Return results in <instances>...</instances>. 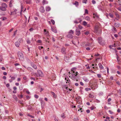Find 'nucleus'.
<instances>
[{
  "mask_svg": "<svg viewBox=\"0 0 121 121\" xmlns=\"http://www.w3.org/2000/svg\"><path fill=\"white\" fill-rule=\"evenodd\" d=\"M74 121H76L77 120H78V118H74L73 119Z\"/></svg>",
  "mask_w": 121,
  "mask_h": 121,
  "instance_id": "774afa93",
  "label": "nucleus"
},
{
  "mask_svg": "<svg viewBox=\"0 0 121 121\" xmlns=\"http://www.w3.org/2000/svg\"><path fill=\"white\" fill-rule=\"evenodd\" d=\"M38 48L39 50H41L42 48H43V47L42 46H39V47Z\"/></svg>",
  "mask_w": 121,
  "mask_h": 121,
  "instance_id": "e2e57ef3",
  "label": "nucleus"
},
{
  "mask_svg": "<svg viewBox=\"0 0 121 121\" xmlns=\"http://www.w3.org/2000/svg\"><path fill=\"white\" fill-rule=\"evenodd\" d=\"M18 56L20 60H23L24 59V56L23 54L20 52L18 53Z\"/></svg>",
  "mask_w": 121,
  "mask_h": 121,
  "instance_id": "7ed1b4c3",
  "label": "nucleus"
},
{
  "mask_svg": "<svg viewBox=\"0 0 121 121\" xmlns=\"http://www.w3.org/2000/svg\"><path fill=\"white\" fill-rule=\"evenodd\" d=\"M27 69L28 70H29L30 71H32L33 70V69L31 68L30 67H28L27 68Z\"/></svg>",
  "mask_w": 121,
  "mask_h": 121,
  "instance_id": "c756f323",
  "label": "nucleus"
},
{
  "mask_svg": "<svg viewBox=\"0 0 121 121\" xmlns=\"http://www.w3.org/2000/svg\"><path fill=\"white\" fill-rule=\"evenodd\" d=\"M73 4L75 5L77 7L78 5V3L76 1H75Z\"/></svg>",
  "mask_w": 121,
  "mask_h": 121,
  "instance_id": "bb28decb",
  "label": "nucleus"
},
{
  "mask_svg": "<svg viewBox=\"0 0 121 121\" xmlns=\"http://www.w3.org/2000/svg\"><path fill=\"white\" fill-rule=\"evenodd\" d=\"M92 2L93 4H95V3L96 2L95 1L93 0H92Z\"/></svg>",
  "mask_w": 121,
  "mask_h": 121,
  "instance_id": "0e129e2a",
  "label": "nucleus"
},
{
  "mask_svg": "<svg viewBox=\"0 0 121 121\" xmlns=\"http://www.w3.org/2000/svg\"><path fill=\"white\" fill-rule=\"evenodd\" d=\"M61 117L63 118H65V114L64 113H63L61 114Z\"/></svg>",
  "mask_w": 121,
  "mask_h": 121,
  "instance_id": "c85d7f7f",
  "label": "nucleus"
},
{
  "mask_svg": "<svg viewBox=\"0 0 121 121\" xmlns=\"http://www.w3.org/2000/svg\"><path fill=\"white\" fill-rule=\"evenodd\" d=\"M118 93L120 95H121V90H119L118 91Z\"/></svg>",
  "mask_w": 121,
  "mask_h": 121,
  "instance_id": "49530a36",
  "label": "nucleus"
},
{
  "mask_svg": "<svg viewBox=\"0 0 121 121\" xmlns=\"http://www.w3.org/2000/svg\"><path fill=\"white\" fill-rule=\"evenodd\" d=\"M26 99H28V100L30 98V96H28V95L26 96Z\"/></svg>",
  "mask_w": 121,
  "mask_h": 121,
  "instance_id": "8fccbe9b",
  "label": "nucleus"
},
{
  "mask_svg": "<svg viewBox=\"0 0 121 121\" xmlns=\"http://www.w3.org/2000/svg\"><path fill=\"white\" fill-rule=\"evenodd\" d=\"M18 41H19V43L22 42L23 41L22 39V38L19 39Z\"/></svg>",
  "mask_w": 121,
  "mask_h": 121,
  "instance_id": "4c0bfd02",
  "label": "nucleus"
},
{
  "mask_svg": "<svg viewBox=\"0 0 121 121\" xmlns=\"http://www.w3.org/2000/svg\"><path fill=\"white\" fill-rule=\"evenodd\" d=\"M64 60L65 62H68L69 61V58L67 56H66V55L65 56L64 58Z\"/></svg>",
  "mask_w": 121,
  "mask_h": 121,
  "instance_id": "6e6552de",
  "label": "nucleus"
},
{
  "mask_svg": "<svg viewBox=\"0 0 121 121\" xmlns=\"http://www.w3.org/2000/svg\"><path fill=\"white\" fill-rule=\"evenodd\" d=\"M15 44V46L17 47H18L20 45L18 41L16 42Z\"/></svg>",
  "mask_w": 121,
  "mask_h": 121,
  "instance_id": "dca6fc26",
  "label": "nucleus"
},
{
  "mask_svg": "<svg viewBox=\"0 0 121 121\" xmlns=\"http://www.w3.org/2000/svg\"><path fill=\"white\" fill-rule=\"evenodd\" d=\"M73 33L74 32L72 30H71L69 31V32H68V33L73 34Z\"/></svg>",
  "mask_w": 121,
  "mask_h": 121,
  "instance_id": "7c9ffc66",
  "label": "nucleus"
},
{
  "mask_svg": "<svg viewBox=\"0 0 121 121\" xmlns=\"http://www.w3.org/2000/svg\"><path fill=\"white\" fill-rule=\"evenodd\" d=\"M39 10L41 12L44 13L45 11V10L44 7L43 6L41 7L40 8Z\"/></svg>",
  "mask_w": 121,
  "mask_h": 121,
  "instance_id": "9b49d317",
  "label": "nucleus"
},
{
  "mask_svg": "<svg viewBox=\"0 0 121 121\" xmlns=\"http://www.w3.org/2000/svg\"><path fill=\"white\" fill-rule=\"evenodd\" d=\"M85 19L88 21H90V18L88 16H86L85 17Z\"/></svg>",
  "mask_w": 121,
  "mask_h": 121,
  "instance_id": "5701e85b",
  "label": "nucleus"
},
{
  "mask_svg": "<svg viewBox=\"0 0 121 121\" xmlns=\"http://www.w3.org/2000/svg\"><path fill=\"white\" fill-rule=\"evenodd\" d=\"M115 14L117 18H120V17L119 15L117 13H115Z\"/></svg>",
  "mask_w": 121,
  "mask_h": 121,
  "instance_id": "393cba45",
  "label": "nucleus"
},
{
  "mask_svg": "<svg viewBox=\"0 0 121 121\" xmlns=\"http://www.w3.org/2000/svg\"><path fill=\"white\" fill-rule=\"evenodd\" d=\"M83 79L85 82H88V79L85 77H83Z\"/></svg>",
  "mask_w": 121,
  "mask_h": 121,
  "instance_id": "b1692460",
  "label": "nucleus"
},
{
  "mask_svg": "<svg viewBox=\"0 0 121 121\" xmlns=\"http://www.w3.org/2000/svg\"><path fill=\"white\" fill-rule=\"evenodd\" d=\"M19 103H20V104H22L23 103V102L22 101L20 100H19L18 101Z\"/></svg>",
  "mask_w": 121,
  "mask_h": 121,
  "instance_id": "338daca9",
  "label": "nucleus"
},
{
  "mask_svg": "<svg viewBox=\"0 0 121 121\" xmlns=\"http://www.w3.org/2000/svg\"><path fill=\"white\" fill-rule=\"evenodd\" d=\"M51 9L50 7L48 6H46V10L47 11H49L51 10Z\"/></svg>",
  "mask_w": 121,
  "mask_h": 121,
  "instance_id": "ddd939ff",
  "label": "nucleus"
},
{
  "mask_svg": "<svg viewBox=\"0 0 121 121\" xmlns=\"http://www.w3.org/2000/svg\"><path fill=\"white\" fill-rule=\"evenodd\" d=\"M78 74V72H76L75 73H71L70 74L69 77L73 80H74L77 78V75Z\"/></svg>",
  "mask_w": 121,
  "mask_h": 121,
  "instance_id": "f257e3e1",
  "label": "nucleus"
},
{
  "mask_svg": "<svg viewBox=\"0 0 121 121\" xmlns=\"http://www.w3.org/2000/svg\"><path fill=\"white\" fill-rule=\"evenodd\" d=\"M98 65L99 66V68L101 69H103L104 68L102 66V64L100 63H99L98 64Z\"/></svg>",
  "mask_w": 121,
  "mask_h": 121,
  "instance_id": "4468645a",
  "label": "nucleus"
},
{
  "mask_svg": "<svg viewBox=\"0 0 121 121\" xmlns=\"http://www.w3.org/2000/svg\"><path fill=\"white\" fill-rule=\"evenodd\" d=\"M98 26L97 25H95V32H97L98 30Z\"/></svg>",
  "mask_w": 121,
  "mask_h": 121,
  "instance_id": "f3484780",
  "label": "nucleus"
},
{
  "mask_svg": "<svg viewBox=\"0 0 121 121\" xmlns=\"http://www.w3.org/2000/svg\"><path fill=\"white\" fill-rule=\"evenodd\" d=\"M51 93L52 95H53L54 97L55 98H56V97L55 93L53 92H51Z\"/></svg>",
  "mask_w": 121,
  "mask_h": 121,
  "instance_id": "a878e982",
  "label": "nucleus"
},
{
  "mask_svg": "<svg viewBox=\"0 0 121 121\" xmlns=\"http://www.w3.org/2000/svg\"><path fill=\"white\" fill-rule=\"evenodd\" d=\"M66 90H69V91H67V92L68 93H69L70 91L72 90V89H68V87H66Z\"/></svg>",
  "mask_w": 121,
  "mask_h": 121,
  "instance_id": "e433bc0d",
  "label": "nucleus"
},
{
  "mask_svg": "<svg viewBox=\"0 0 121 121\" xmlns=\"http://www.w3.org/2000/svg\"><path fill=\"white\" fill-rule=\"evenodd\" d=\"M51 21L52 22L53 25H54L55 24V22L53 20H51Z\"/></svg>",
  "mask_w": 121,
  "mask_h": 121,
  "instance_id": "5fc2aeb1",
  "label": "nucleus"
},
{
  "mask_svg": "<svg viewBox=\"0 0 121 121\" xmlns=\"http://www.w3.org/2000/svg\"><path fill=\"white\" fill-rule=\"evenodd\" d=\"M93 15L96 17H97L98 18H99V16L97 15V14L96 13H93Z\"/></svg>",
  "mask_w": 121,
  "mask_h": 121,
  "instance_id": "f704fd0d",
  "label": "nucleus"
},
{
  "mask_svg": "<svg viewBox=\"0 0 121 121\" xmlns=\"http://www.w3.org/2000/svg\"><path fill=\"white\" fill-rule=\"evenodd\" d=\"M44 34L46 35L47 37L49 36V35L48 31H47L46 29H44Z\"/></svg>",
  "mask_w": 121,
  "mask_h": 121,
  "instance_id": "0eeeda50",
  "label": "nucleus"
},
{
  "mask_svg": "<svg viewBox=\"0 0 121 121\" xmlns=\"http://www.w3.org/2000/svg\"><path fill=\"white\" fill-rule=\"evenodd\" d=\"M67 36L68 38H72L73 37V35L71 34H68L67 35Z\"/></svg>",
  "mask_w": 121,
  "mask_h": 121,
  "instance_id": "aec40b11",
  "label": "nucleus"
},
{
  "mask_svg": "<svg viewBox=\"0 0 121 121\" xmlns=\"http://www.w3.org/2000/svg\"><path fill=\"white\" fill-rule=\"evenodd\" d=\"M77 103H78V104H81L82 103V102H81V101H78L77 100Z\"/></svg>",
  "mask_w": 121,
  "mask_h": 121,
  "instance_id": "680f3d73",
  "label": "nucleus"
},
{
  "mask_svg": "<svg viewBox=\"0 0 121 121\" xmlns=\"http://www.w3.org/2000/svg\"><path fill=\"white\" fill-rule=\"evenodd\" d=\"M115 26L116 27H118L120 26V24L119 23H115L114 24Z\"/></svg>",
  "mask_w": 121,
  "mask_h": 121,
  "instance_id": "4be33fe9",
  "label": "nucleus"
},
{
  "mask_svg": "<svg viewBox=\"0 0 121 121\" xmlns=\"http://www.w3.org/2000/svg\"><path fill=\"white\" fill-rule=\"evenodd\" d=\"M10 77L11 78V79L13 81L15 79V78L14 76L11 77V76H10Z\"/></svg>",
  "mask_w": 121,
  "mask_h": 121,
  "instance_id": "c9c22d12",
  "label": "nucleus"
},
{
  "mask_svg": "<svg viewBox=\"0 0 121 121\" xmlns=\"http://www.w3.org/2000/svg\"><path fill=\"white\" fill-rule=\"evenodd\" d=\"M27 116H28L30 117L31 118H34V116H32L29 114H28L27 115Z\"/></svg>",
  "mask_w": 121,
  "mask_h": 121,
  "instance_id": "3c124183",
  "label": "nucleus"
},
{
  "mask_svg": "<svg viewBox=\"0 0 121 121\" xmlns=\"http://www.w3.org/2000/svg\"><path fill=\"white\" fill-rule=\"evenodd\" d=\"M97 76L99 78H100L101 77V75L100 74H97Z\"/></svg>",
  "mask_w": 121,
  "mask_h": 121,
  "instance_id": "a18cd8bd",
  "label": "nucleus"
},
{
  "mask_svg": "<svg viewBox=\"0 0 121 121\" xmlns=\"http://www.w3.org/2000/svg\"><path fill=\"white\" fill-rule=\"evenodd\" d=\"M90 108L91 110H93L95 108V107H90Z\"/></svg>",
  "mask_w": 121,
  "mask_h": 121,
  "instance_id": "13d9d810",
  "label": "nucleus"
},
{
  "mask_svg": "<svg viewBox=\"0 0 121 121\" xmlns=\"http://www.w3.org/2000/svg\"><path fill=\"white\" fill-rule=\"evenodd\" d=\"M89 97L90 98H93L94 97V96L93 95L90 94L89 95Z\"/></svg>",
  "mask_w": 121,
  "mask_h": 121,
  "instance_id": "72a5a7b5",
  "label": "nucleus"
},
{
  "mask_svg": "<svg viewBox=\"0 0 121 121\" xmlns=\"http://www.w3.org/2000/svg\"><path fill=\"white\" fill-rule=\"evenodd\" d=\"M42 2L44 4H47L48 3V2L45 0H43Z\"/></svg>",
  "mask_w": 121,
  "mask_h": 121,
  "instance_id": "cd10ccee",
  "label": "nucleus"
},
{
  "mask_svg": "<svg viewBox=\"0 0 121 121\" xmlns=\"http://www.w3.org/2000/svg\"><path fill=\"white\" fill-rule=\"evenodd\" d=\"M98 42L101 45H103L105 44L104 41L102 40V38L101 37L98 39Z\"/></svg>",
  "mask_w": 121,
  "mask_h": 121,
  "instance_id": "20e7f679",
  "label": "nucleus"
},
{
  "mask_svg": "<svg viewBox=\"0 0 121 121\" xmlns=\"http://www.w3.org/2000/svg\"><path fill=\"white\" fill-rule=\"evenodd\" d=\"M34 97L35 98L37 99L39 97V96L36 95H34Z\"/></svg>",
  "mask_w": 121,
  "mask_h": 121,
  "instance_id": "864d4df0",
  "label": "nucleus"
},
{
  "mask_svg": "<svg viewBox=\"0 0 121 121\" xmlns=\"http://www.w3.org/2000/svg\"><path fill=\"white\" fill-rule=\"evenodd\" d=\"M43 100V98H40L39 99V100L41 103V105L42 106H44L45 104V103Z\"/></svg>",
  "mask_w": 121,
  "mask_h": 121,
  "instance_id": "1a4fd4ad",
  "label": "nucleus"
},
{
  "mask_svg": "<svg viewBox=\"0 0 121 121\" xmlns=\"http://www.w3.org/2000/svg\"><path fill=\"white\" fill-rule=\"evenodd\" d=\"M31 65L35 69H37V67L33 63L31 62Z\"/></svg>",
  "mask_w": 121,
  "mask_h": 121,
  "instance_id": "9d476101",
  "label": "nucleus"
},
{
  "mask_svg": "<svg viewBox=\"0 0 121 121\" xmlns=\"http://www.w3.org/2000/svg\"><path fill=\"white\" fill-rule=\"evenodd\" d=\"M117 61L118 62H119V61H120V60L118 59L119 57L118 56V55H117Z\"/></svg>",
  "mask_w": 121,
  "mask_h": 121,
  "instance_id": "bf43d9fd",
  "label": "nucleus"
},
{
  "mask_svg": "<svg viewBox=\"0 0 121 121\" xmlns=\"http://www.w3.org/2000/svg\"><path fill=\"white\" fill-rule=\"evenodd\" d=\"M88 11L87 10V9H85V14H84V15H85V14H88Z\"/></svg>",
  "mask_w": 121,
  "mask_h": 121,
  "instance_id": "37998d69",
  "label": "nucleus"
},
{
  "mask_svg": "<svg viewBox=\"0 0 121 121\" xmlns=\"http://www.w3.org/2000/svg\"><path fill=\"white\" fill-rule=\"evenodd\" d=\"M13 97L16 100H17V96L15 95H13Z\"/></svg>",
  "mask_w": 121,
  "mask_h": 121,
  "instance_id": "2f4dec72",
  "label": "nucleus"
},
{
  "mask_svg": "<svg viewBox=\"0 0 121 121\" xmlns=\"http://www.w3.org/2000/svg\"><path fill=\"white\" fill-rule=\"evenodd\" d=\"M109 16L110 17L112 18H113V15L111 13H109Z\"/></svg>",
  "mask_w": 121,
  "mask_h": 121,
  "instance_id": "c03bdc74",
  "label": "nucleus"
},
{
  "mask_svg": "<svg viewBox=\"0 0 121 121\" xmlns=\"http://www.w3.org/2000/svg\"><path fill=\"white\" fill-rule=\"evenodd\" d=\"M89 33H89V32L88 31H86L85 33V34L86 35H88L89 34Z\"/></svg>",
  "mask_w": 121,
  "mask_h": 121,
  "instance_id": "79ce46f5",
  "label": "nucleus"
},
{
  "mask_svg": "<svg viewBox=\"0 0 121 121\" xmlns=\"http://www.w3.org/2000/svg\"><path fill=\"white\" fill-rule=\"evenodd\" d=\"M24 8L23 6H21V11L20 12V13H21L23 11V10Z\"/></svg>",
  "mask_w": 121,
  "mask_h": 121,
  "instance_id": "a19ab883",
  "label": "nucleus"
},
{
  "mask_svg": "<svg viewBox=\"0 0 121 121\" xmlns=\"http://www.w3.org/2000/svg\"><path fill=\"white\" fill-rule=\"evenodd\" d=\"M76 34V35L79 36L81 34L80 30H79L78 28L77 27L75 30Z\"/></svg>",
  "mask_w": 121,
  "mask_h": 121,
  "instance_id": "39448f33",
  "label": "nucleus"
},
{
  "mask_svg": "<svg viewBox=\"0 0 121 121\" xmlns=\"http://www.w3.org/2000/svg\"><path fill=\"white\" fill-rule=\"evenodd\" d=\"M13 0H11L10 2V3L9 4V6L10 7H12V6L10 5V4H12L13 3Z\"/></svg>",
  "mask_w": 121,
  "mask_h": 121,
  "instance_id": "473e14b6",
  "label": "nucleus"
},
{
  "mask_svg": "<svg viewBox=\"0 0 121 121\" xmlns=\"http://www.w3.org/2000/svg\"><path fill=\"white\" fill-rule=\"evenodd\" d=\"M78 27L79 29H81L82 28V27L80 25H79L78 26Z\"/></svg>",
  "mask_w": 121,
  "mask_h": 121,
  "instance_id": "6e6d98bb",
  "label": "nucleus"
},
{
  "mask_svg": "<svg viewBox=\"0 0 121 121\" xmlns=\"http://www.w3.org/2000/svg\"><path fill=\"white\" fill-rule=\"evenodd\" d=\"M65 79L66 80V83H69L70 81L68 77L65 78Z\"/></svg>",
  "mask_w": 121,
  "mask_h": 121,
  "instance_id": "412c9836",
  "label": "nucleus"
},
{
  "mask_svg": "<svg viewBox=\"0 0 121 121\" xmlns=\"http://www.w3.org/2000/svg\"><path fill=\"white\" fill-rule=\"evenodd\" d=\"M37 42L39 43H41L42 42V41L40 40H38L37 41Z\"/></svg>",
  "mask_w": 121,
  "mask_h": 121,
  "instance_id": "603ef678",
  "label": "nucleus"
},
{
  "mask_svg": "<svg viewBox=\"0 0 121 121\" xmlns=\"http://www.w3.org/2000/svg\"><path fill=\"white\" fill-rule=\"evenodd\" d=\"M85 90L86 91H88L91 90V89L89 88H86Z\"/></svg>",
  "mask_w": 121,
  "mask_h": 121,
  "instance_id": "de8ad7c7",
  "label": "nucleus"
},
{
  "mask_svg": "<svg viewBox=\"0 0 121 121\" xmlns=\"http://www.w3.org/2000/svg\"><path fill=\"white\" fill-rule=\"evenodd\" d=\"M26 2L27 4H31V0H27Z\"/></svg>",
  "mask_w": 121,
  "mask_h": 121,
  "instance_id": "a211bd4d",
  "label": "nucleus"
},
{
  "mask_svg": "<svg viewBox=\"0 0 121 121\" xmlns=\"http://www.w3.org/2000/svg\"><path fill=\"white\" fill-rule=\"evenodd\" d=\"M83 24L84 26H86L87 24V23L85 21L83 22Z\"/></svg>",
  "mask_w": 121,
  "mask_h": 121,
  "instance_id": "ea45409f",
  "label": "nucleus"
},
{
  "mask_svg": "<svg viewBox=\"0 0 121 121\" xmlns=\"http://www.w3.org/2000/svg\"><path fill=\"white\" fill-rule=\"evenodd\" d=\"M112 30L113 31V32H115L116 31V28L115 27H113L112 29Z\"/></svg>",
  "mask_w": 121,
  "mask_h": 121,
  "instance_id": "58836bf2",
  "label": "nucleus"
},
{
  "mask_svg": "<svg viewBox=\"0 0 121 121\" xmlns=\"http://www.w3.org/2000/svg\"><path fill=\"white\" fill-rule=\"evenodd\" d=\"M51 30L52 31L55 33H56L57 32V30L55 28L51 27Z\"/></svg>",
  "mask_w": 121,
  "mask_h": 121,
  "instance_id": "6ab92c4d",
  "label": "nucleus"
},
{
  "mask_svg": "<svg viewBox=\"0 0 121 121\" xmlns=\"http://www.w3.org/2000/svg\"><path fill=\"white\" fill-rule=\"evenodd\" d=\"M95 102L97 103H99L100 102V101L99 100L97 99H96V100H95Z\"/></svg>",
  "mask_w": 121,
  "mask_h": 121,
  "instance_id": "4d7b16f0",
  "label": "nucleus"
},
{
  "mask_svg": "<svg viewBox=\"0 0 121 121\" xmlns=\"http://www.w3.org/2000/svg\"><path fill=\"white\" fill-rule=\"evenodd\" d=\"M37 72L40 76L43 77V74L41 70H37Z\"/></svg>",
  "mask_w": 121,
  "mask_h": 121,
  "instance_id": "423d86ee",
  "label": "nucleus"
},
{
  "mask_svg": "<svg viewBox=\"0 0 121 121\" xmlns=\"http://www.w3.org/2000/svg\"><path fill=\"white\" fill-rule=\"evenodd\" d=\"M6 86L7 87H9L10 86V85L9 83H7L6 84Z\"/></svg>",
  "mask_w": 121,
  "mask_h": 121,
  "instance_id": "69168bd1",
  "label": "nucleus"
},
{
  "mask_svg": "<svg viewBox=\"0 0 121 121\" xmlns=\"http://www.w3.org/2000/svg\"><path fill=\"white\" fill-rule=\"evenodd\" d=\"M66 49L65 48H63L61 49V52L63 54H66Z\"/></svg>",
  "mask_w": 121,
  "mask_h": 121,
  "instance_id": "f8f14e48",
  "label": "nucleus"
},
{
  "mask_svg": "<svg viewBox=\"0 0 121 121\" xmlns=\"http://www.w3.org/2000/svg\"><path fill=\"white\" fill-rule=\"evenodd\" d=\"M34 75L36 77H38V75L36 73H35L34 74Z\"/></svg>",
  "mask_w": 121,
  "mask_h": 121,
  "instance_id": "052dcab7",
  "label": "nucleus"
},
{
  "mask_svg": "<svg viewBox=\"0 0 121 121\" xmlns=\"http://www.w3.org/2000/svg\"><path fill=\"white\" fill-rule=\"evenodd\" d=\"M76 69V68L75 67L72 68L71 69L72 73H75V72H76V71H75Z\"/></svg>",
  "mask_w": 121,
  "mask_h": 121,
  "instance_id": "2eb2a0df",
  "label": "nucleus"
},
{
  "mask_svg": "<svg viewBox=\"0 0 121 121\" xmlns=\"http://www.w3.org/2000/svg\"><path fill=\"white\" fill-rule=\"evenodd\" d=\"M87 1V0H83L82 2L83 3L86 4Z\"/></svg>",
  "mask_w": 121,
  "mask_h": 121,
  "instance_id": "09e8293b",
  "label": "nucleus"
},
{
  "mask_svg": "<svg viewBox=\"0 0 121 121\" xmlns=\"http://www.w3.org/2000/svg\"><path fill=\"white\" fill-rule=\"evenodd\" d=\"M7 6L5 3H2L1 4V6L0 7V9L2 11H5Z\"/></svg>",
  "mask_w": 121,
  "mask_h": 121,
  "instance_id": "f03ea898",
  "label": "nucleus"
}]
</instances>
